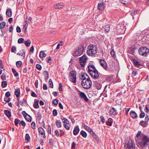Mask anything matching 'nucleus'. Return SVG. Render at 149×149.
<instances>
[{"label": "nucleus", "mask_w": 149, "mask_h": 149, "mask_svg": "<svg viewBox=\"0 0 149 149\" xmlns=\"http://www.w3.org/2000/svg\"><path fill=\"white\" fill-rule=\"evenodd\" d=\"M53 104L56 105H57L58 103V100L57 99H54L52 101Z\"/></svg>", "instance_id": "obj_50"}, {"label": "nucleus", "mask_w": 149, "mask_h": 149, "mask_svg": "<svg viewBox=\"0 0 149 149\" xmlns=\"http://www.w3.org/2000/svg\"><path fill=\"white\" fill-rule=\"evenodd\" d=\"M63 125L67 130H70V123H69V125L63 124Z\"/></svg>", "instance_id": "obj_41"}, {"label": "nucleus", "mask_w": 149, "mask_h": 149, "mask_svg": "<svg viewBox=\"0 0 149 149\" xmlns=\"http://www.w3.org/2000/svg\"><path fill=\"white\" fill-rule=\"evenodd\" d=\"M5 96L7 97H8L10 96V93L9 91H8L5 93Z\"/></svg>", "instance_id": "obj_62"}, {"label": "nucleus", "mask_w": 149, "mask_h": 149, "mask_svg": "<svg viewBox=\"0 0 149 149\" xmlns=\"http://www.w3.org/2000/svg\"><path fill=\"white\" fill-rule=\"evenodd\" d=\"M70 78L71 81L73 83L76 82V72L74 70H71L69 73Z\"/></svg>", "instance_id": "obj_6"}, {"label": "nucleus", "mask_w": 149, "mask_h": 149, "mask_svg": "<svg viewBox=\"0 0 149 149\" xmlns=\"http://www.w3.org/2000/svg\"><path fill=\"white\" fill-rule=\"evenodd\" d=\"M95 86L98 89H101L102 86V85L100 84H97L96 85H95Z\"/></svg>", "instance_id": "obj_58"}, {"label": "nucleus", "mask_w": 149, "mask_h": 149, "mask_svg": "<svg viewBox=\"0 0 149 149\" xmlns=\"http://www.w3.org/2000/svg\"><path fill=\"white\" fill-rule=\"evenodd\" d=\"M12 71L13 73L14 74V76L15 77H17L19 75L18 73L16 71L15 69L13 68H12Z\"/></svg>", "instance_id": "obj_37"}, {"label": "nucleus", "mask_w": 149, "mask_h": 149, "mask_svg": "<svg viewBox=\"0 0 149 149\" xmlns=\"http://www.w3.org/2000/svg\"><path fill=\"white\" fill-rule=\"evenodd\" d=\"M38 101L37 100L35 102L33 105L34 107L35 108H38L39 107L38 104Z\"/></svg>", "instance_id": "obj_36"}, {"label": "nucleus", "mask_w": 149, "mask_h": 149, "mask_svg": "<svg viewBox=\"0 0 149 149\" xmlns=\"http://www.w3.org/2000/svg\"><path fill=\"white\" fill-rule=\"evenodd\" d=\"M6 15L9 17H11L12 15V11L10 9H8L6 12Z\"/></svg>", "instance_id": "obj_27"}, {"label": "nucleus", "mask_w": 149, "mask_h": 149, "mask_svg": "<svg viewBox=\"0 0 149 149\" xmlns=\"http://www.w3.org/2000/svg\"><path fill=\"white\" fill-rule=\"evenodd\" d=\"M31 42L30 40L29 39L27 40H25L24 41V43L25 45L27 47H29L30 46Z\"/></svg>", "instance_id": "obj_31"}, {"label": "nucleus", "mask_w": 149, "mask_h": 149, "mask_svg": "<svg viewBox=\"0 0 149 149\" xmlns=\"http://www.w3.org/2000/svg\"><path fill=\"white\" fill-rule=\"evenodd\" d=\"M130 115L133 118H136L138 117L137 114L134 111H132L130 112Z\"/></svg>", "instance_id": "obj_18"}, {"label": "nucleus", "mask_w": 149, "mask_h": 149, "mask_svg": "<svg viewBox=\"0 0 149 149\" xmlns=\"http://www.w3.org/2000/svg\"><path fill=\"white\" fill-rule=\"evenodd\" d=\"M134 63L135 66L137 68H139L141 65L140 63L136 60H134Z\"/></svg>", "instance_id": "obj_23"}, {"label": "nucleus", "mask_w": 149, "mask_h": 149, "mask_svg": "<svg viewBox=\"0 0 149 149\" xmlns=\"http://www.w3.org/2000/svg\"><path fill=\"white\" fill-rule=\"evenodd\" d=\"M36 68L39 70H41L42 69L41 65L39 64H37L36 66Z\"/></svg>", "instance_id": "obj_52"}, {"label": "nucleus", "mask_w": 149, "mask_h": 149, "mask_svg": "<svg viewBox=\"0 0 149 149\" xmlns=\"http://www.w3.org/2000/svg\"><path fill=\"white\" fill-rule=\"evenodd\" d=\"M138 53L141 56H146L149 54V49L146 47H141L139 49Z\"/></svg>", "instance_id": "obj_3"}, {"label": "nucleus", "mask_w": 149, "mask_h": 149, "mask_svg": "<svg viewBox=\"0 0 149 149\" xmlns=\"http://www.w3.org/2000/svg\"><path fill=\"white\" fill-rule=\"evenodd\" d=\"M6 23L4 22H1L0 24V29L3 28L5 26Z\"/></svg>", "instance_id": "obj_42"}, {"label": "nucleus", "mask_w": 149, "mask_h": 149, "mask_svg": "<svg viewBox=\"0 0 149 149\" xmlns=\"http://www.w3.org/2000/svg\"><path fill=\"white\" fill-rule=\"evenodd\" d=\"M11 51L12 52L15 53L16 52V48L15 46H13L11 47Z\"/></svg>", "instance_id": "obj_45"}, {"label": "nucleus", "mask_w": 149, "mask_h": 149, "mask_svg": "<svg viewBox=\"0 0 149 149\" xmlns=\"http://www.w3.org/2000/svg\"><path fill=\"white\" fill-rule=\"evenodd\" d=\"M57 112L55 109H54L53 111V114L54 116H56L57 115Z\"/></svg>", "instance_id": "obj_55"}, {"label": "nucleus", "mask_w": 149, "mask_h": 149, "mask_svg": "<svg viewBox=\"0 0 149 149\" xmlns=\"http://www.w3.org/2000/svg\"><path fill=\"white\" fill-rule=\"evenodd\" d=\"M81 85L85 89H88L90 88L92 85L91 81L90 78L87 79L86 80L82 81Z\"/></svg>", "instance_id": "obj_5"}, {"label": "nucleus", "mask_w": 149, "mask_h": 149, "mask_svg": "<svg viewBox=\"0 0 149 149\" xmlns=\"http://www.w3.org/2000/svg\"><path fill=\"white\" fill-rule=\"evenodd\" d=\"M79 77H81V79L82 80V81L86 80L87 79L89 78L88 76L86 73H83V74L80 75Z\"/></svg>", "instance_id": "obj_14"}, {"label": "nucleus", "mask_w": 149, "mask_h": 149, "mask_svg": "<svg viewBox=\"0 0 149 149\" xmlns=\"http://www.w3.org/2000/svg\"><path fill=\"white\" fill-rule=\"evenodd\" d=\"M121 2L125 5H127L128 3V1H126V0H121Z\"/></svg>", "instance_id": "obj_57"}, {"label": "nucleus", "mask_w": 149, "mask_h": 149, "mask_svg": "<svg viewBox=\"0 0 149 149\" xmlns=\"http://www.w3.org/2000/svg\"><path fill=\"white\" fill-rule=\"evenodd\" d=\"M41 114L40 113H38L37 115V118L39 120H40L41 118Z\"/></svg>", "instance_id": "obj_60"}, {"label": "nucleus", "mask_w": 149, "mask_h": 149, "mask_svg": "<svg viewBox=\"0 0 149 149\" xmlns=\"http://www.w3.org/2000/svg\"><path fill=\"white\" fill-rule=\"evenodd\" d=\"M4 113L8 118H9L11 116V112L9 110H5L4 111Z\"/></svg>", "instance_id": "obj_24"}, {"label": "nucleus", "mask_w": 149, "mask_h": 149, "mask_svg": "<svg viewBox=\"0 0 149 149\" xmlns=\"http://www.w3.org/2000/svg\"><path fill=\"white\" fill-rule=\"evenodd\" d=\"M105 29V31L106 32H108L110 29V26L109 25H107L104 27V28Z\"/></svg>", "instance_id": "obj_34"}, {"label": "nucleus", "mask_w": 149, "mask_h": 149, "mask_svg": "<svg viewBox=\"0 0 149 149\" xmlns=\"http://www.w3.org/2000/svg\"><path fill=\"white\" fill-rule=\"evenodd\" d=\"M145 116V113L142 111L140 114L139 117L140 118H143Z\"/></svg>", "instance_id": "obj_46"}, {"label": "nucleus", "mask_w": 149, "mask_h": 149, "mask_svg": "<svg viewBox=\"0 0 149 149\" xmlns=\"http://www.w3.org/2000/svg\"><path fill=\"white\" fill-rule=\"evenodd\" d=\"M87 59L88 58L87 56L84 55L79 58V63L82 67H84Z\"/></svg>", "instance_id": "obj_7"}, {"label": "nucleus", "mask_w": 149, "mask_h": 149, "mask_svg": "<svg viewBox=\"0 0 149 149\" xmlns=\"http://www.w3.org/2000/svg\"><path fill=\"white\" fill-rule=\"evenodd\" d=\"M91 76L94 79H97L98 78L99 75L97 70H95L94 72H92L90 73Z\"/></svg>", "instance_id": "obj_11"}, {"label": "nucleus", "mask_w": 149, "mask_h": 149, "mask_svg": "<svg viewBox=\"0 0 149 149\" xmlns=\"http://www.w3.org/2000/svg\"><path fill=\"white\" fill-rule=\"evenodd\" d=\"M22 63L21 61H18L16 62V66L18 68L19 67L21 66L22 65Z\"/></svg>", "instance_id": "obj_47"}, {"label": "nucleus", "mask_w": 149, "mask_h": 149, "mask_svg": "<svg viewBox=\"0 0 149 149\" xmlns=\"http://www.w3.org/2000/svg\"><path fill=\"white\" fill-rule=\"evenodd\" d=\"M79 96L81 98L83 99L86 102L88 101V99L84 93L80 91L79 93Z\"/></svg>", "instance_id": "obj_9"}, {"label": "nucleus", "mask_w": 149, "mask_h": 149, "mask_svg": "<svg viewBox=\"0 0 149 149\" xmlns=\"http://www.w3.org/2000/svg\"><path fill=\"white\" fill-rule=\"evenodd\" d=\"M1 32L2 33V35H1L2 36H3L4 34L6 33V30L5 29H2L1 30Z\"/></svg>", "instance_id": "obj_64"}, {"label": "nucleus", "mask_w": 149, "mask_h": 149, "mask_svg": "<svg viewBox=\"0 0 149 149\" xmlns=\"http://www.w3.org/2000/svg\"><path fill=\"white\" fill-rule=\"evenodd\" d=\"M17 54L19 56H23L24 57L25 56V52L23 50L20 51L19 53H18Z\"/></svg>", "instance_id": "obj_29"}, {"label": "nucleus", "mask_w": 149, "mask_h": 149, "mask_svg": "<svg viewBox=\"0 0 149 149\" xmlns=\"http://www.w3.org/2000/svg\"><path fill=\"white\" fill-rule=\"evenodd\" d=\"M25 119L29 122L31 121V117L28 114L25 117Z\"/></svg>", "instance_id": "obj_40"}, {"label": "nucleus", "mask_w": 149, "mask_h": 149, "mask_svg": "<svg viewBox=\"0 0 149 149\" xmlns=\"http://www.w3.org/2000/svg\"><path fill=\"white\" fill-rule=\"evenodd\" d=\"M113 119L111 118H109L108 120V122H106L107 125L109 126H111L112 125Z\"/></svg>", "instance_id": "obj_25"}, {"label": "nucleus", "mask_w": 149, "mask_h": 149, "mask_svg": "<svg viewBox=\"0 0 149 149\" xmlns=\"http://www.w3.org/2000/svg\"><path fill=\"white\" fill-rule=\"evenodd\" d=\"M7 82L6 81H3L1 83L2 87L4 88L7 86Z\"/></svg>", "instance_id": "obj_38"}, {"label": "nucleus", "mask_w": 149, "mask_h": 149, "mask_svg": "<svg viewBox=\"0 0 149 149\" xmlns=\"http://www.w3.org/2000/svg\"><path fill=\"white\" fill-rule=\"evenodd\" d=\"M84 127L85 129H86L87 131H88L91 134L93 132L92 129H91L89 127L86 125L85 124H84Z\"/></svg>", "instance_id": "obj_26"}, {"label": "nucleus", "mask_w": 149, "mask_h": 149, "mask_svg": "<svg viewBox=\"0 0 149 149\" xmlns=\"http://www.w3.org/2000/svg\"><path fill=\"white\" fill-rule=\"evenodd\" d=\"M100 119L101 121L103 123H105V120L104 116H100Z\"/></svg>", "instance_id": "obj_51"}, {"label": "nucleus", "mask_w": 149, "mask_h": 149, "mask_svg": "<svg viewBox=\"0 0 149 149\" xmlns=\"http://www.w3.org/2000/svg\"><path fill=\"white\" fill-rule=\"evenodd\" d=\"M49 86L50 88H53V83L51 79H49Z\"/></svg>", "instance_id": "obj_39"}, {"label": "nucleus", "mask_w": 149, "mask_h": 149, "mask_svg": "<svg viewBox=\"0 0 149 149\" xmlns=\"http://www.w3.org/2000/svg\"><path fill=\"white\" fill-rule=\"evenodd\" d=\"M100 65L105 70H107L108 69V67L106 61L104 60H100Z\"/></svg>", "instance_id": "obj_10"}, {"label": "nucleus", "mask_w": 149, "mask_h": 149, "mask_svg": "<svg viewBox=\"0 0 149 149\" xmlns=\"http://www.w3.org/2000/svg\"><path fill=\"white\" fill-rule=\"evenodd\" d=\"M97 52V48L96 45L93 44L90 45L88 48L87 54L89 56L95 54Z\"/></svg>", "instance_id": "obj_2"}, {"label": "nucleus", "mask_w": 149, "mask_h": 149, "mask_svg": "<svg viewBox=\"0 0 149 149\" xmlns=\"http://www.w3.org/2000/svg\"><path fill=\"white\" fill-rule=\"evenodd\" d=\"M56 124L58 127H61V123L60 120H57L56 122Z\"/></svg>", "instance_id": "obj_30"}, {"label": "nucleus", "mask_w": 149, "mask_h": 149, "mask_svg": "<svg viewBox=\"0 0 149 149\" xmlns=\"http://www.w3.org/2000/svg\"><path fill=\"white\" fill-rule=\"evenodd\" d=\"M43 74L45 76V80L46 81L48 78L49 76V72L45 70L44 71Z\"/></svg>", "instance_id": "obj_21"}, {"label": "nucleus", "mask_w": 149, "mask_h": 149, "mask_svg": "<svg viewBox=\"0 0 149 149\" xmlns=\"http://www.w3.org/2000/svg\"><path fill=\"white\" fill-rule=\"evenodd\" d=\"M109 113L111 115L115 116L118 114L116 109L113 107L111 108V109L109 111Z\"/></svg>", "instance_id": "obj_13"}, {"label": "nucleus", "mask_w": 149, "mask_h": 149, "mask_svg": "<svg viewBox=\"0 0 149 149\" xmlns=\"http://www.w3.org/2000/svg\"><path fill=\"white\" fill-rule=\"evenodd\" d=\"M110 54L111 56L113 57H114L115 56V52L113 50H112L110 52Z\"/></svg>", "instance_id": "obj_59"}, {"label": "nucleus", "mask_w": 149, "mask_h": 149, "mask_svg": "<svg viewBox=\"0 0 149 149\" xmlns=\"http://www.w3.org/2000/svg\"><path fill=\"white\" fill-rule=\"evenodd\" d=\"M80 134L84 138L86 137L87 136V134L86 132L83 130H82L81 131Z\"/></svg>", "instance_id": "obj_33"}, {"label": "nucleus", "mask_w": 149, "mask_h": 149, "mask_svg": "<svg viewBox=\"0 0 149 149\" xmlns=\"http://www.w3.org/2000/svg\"><path fill=\"white\" fill-rule=\"evenodd\" d=\"M25 22L26 23L24 26L23 29H24V32H25H25H26V29H27L28 26V24L27 23V21H26Z\"/></svg>", "instance_id": "obj_44"}, {"label": "nucleus", "mask_w": 149, "mask_h": 149, "mask_svg": "<svg viewBox=\"0 0 149 149\" xmlns=\"http://www.w3.org/2000/svg\"><path fill=\"white\" fill-rule=\"evenodd\" d=\"M98 9L100 10H102L104 8L103 2H101L98 3Z\"/></svg>", "instance_id": "obj_17"}, {"label": "nucleus", "mask_w": 149, "mask_h": 149, "mask_svg": "<svg viewBox=\"0 0 149 149\" xmlns=\"http://www.w3.org/2000/svg\"><path fill=\"white\" fill-rule=\"evenodd\" d=\"M88 69L89 73H91V71L94 72L95 70H97L93 65H88Z\"/></svg>", "instance_id": "obj_12"}, {"label": "nucleus", "mask_w": 149, "mask_h": 149, "mask_svg": "<svg viewBox=\"0 0 149 149\" xmlns=\"http://www.w3.org/2000/svg\"><path fill=\"white\" fill-rule=\"evenodd\" d=\"M84 50V46L80 45L76 48L73 55L74 56H79L83 54Z\"/></svg>", "instance_id": "obj_4"}, {"label": "nucleus", "mask_w": 149, "mask_h": 149, "mask_svg": "<svg viewBox=\"0 0 149 149\" xmlns=\"http://www.w3.org/2000/svg\"><path fill=\"white\" fill-rule=\"evenodd\" d=\"M125 149H135V144L134 141H128L125 143Z\"/></svg>", "instance_id": "obj_8"}, {"label": "nucleus", "mask_w": 149, "mask_h": 149, "mask_svg": "<svg viewBox=\"0 0 149 149\" xmlns=\"http://www.w3.org/2000/svg\"><path fill=\"white\" fill-rule=\"evenodd\" d=\"M16 29L17 32L18 33H20L21 31V29L19 26L16 27Z\"/></svg>", "instance_id": "obj_61"}, {"label": "nucleus", "mask_w": 149, "mask_h": 149, "mask_svg": "<svg viewBox=\"0 0 149 149\" xmlns=\"http://www.w3.org/2000/svg\"><path fill=\"white\" fill-rule=\"evenodd\" d=\"M61 119L62 120L63 124L69 125V122L68 120L66 118L64 117H62L61 118Z\"/></svg>", "instance_id": "obj_19"}, {"label": "nucleus", "mask_w": 149, "mask_h": 149, "mask_svg": "<svg viewBox=\"0 0 149 149\" xmlns=\"http://www.w3.org/2000/svg\"><path fill=\"white\" fill-rule=\"evenodd\" d=\"M46 56V54L43 51H41L40 53L39 56L40 58L45 57Z\"/></svg>", "instance_id": "obj_32"}, {"label": "nucleus", "mask_w": 149, "mask_h": 149, "mask_svg": "<svg viewBox=\"0 0 149 149\" xmlns=\"http://www.w3.org/2000/svg\"><path fill=\"white\" fill-rule=\"evenodd\" d=\"M4 100L7 102H9L10 100V98L8 97H5L4 98Z\"/></svg>", "instance_id": "obj_63"}, {"label": "nucleus", "mask_w": 149, "mask_h": 149, "mask_svg": "<svg viewBox=\"0 0 149 149\" xmlns=\"http://www.w3.org/2000/svg\"><path fill=\"white\" fill-rule=\"evenodd\" d=\"M15 93L17 97H18L20 95V91L19 89H15Z\"/></svg>", "instance_id": "obj_28"}, {"label": "nucleus", "mask_w": 149, "mask_h": 149, "mask_svg": "<svg viewBox=\"0 0 149 149\" xmlns=\"http://www.w3.org/2000/svg\"><path fill=\"white\" fill-rule=\"evenodd\" d=\"M149 142V138L146 135L143 134L141 137V139L138 141V144L140 148L145 147L148 145Z\"/></svg>", "instance_id": "obj_1"}, {"label": "nucleus", "mask_w": 149, "mask_h": 149, "mask_svg": "<svg viewBox=\"0 0 149 149\" xmlns=\"http://www.w3.org/2000/svg\"><path fill=\"white\" fill-rule=\"evenodd\" d=\"M63 6V4L62 3H58L54 5V8L56 9H60Z\"/></svg>", "instance_id": "obj_20"}, {"label": "nucleus", "mask_w": 149, "mask_h": 149, "mask_svg": "<svg viewBox=\"0 0 149 149\" xmlns=\"http://www.w3.org/2000/svg\"><path fill=\"white\" fill-rule=\"evenodd\" d=\"M79 131V127L78 125L76 126L73 130V133L74 135H77Z\"/></svg>", "instance_id": "obj_16"}, {"label": "nucleus", "mask_w": 149, "mask_h": 149, "mask_svg": "<svg viewBox=\"0 0 149 149\" xmlns=\"http://www.w3.org/2000/svg\"><path fill=\"white\" fill-rule=\"evenodd\" d=\"M38 131L39 133H40L41 135L43 136V137L45 138V132L43 128L40 127L38 128Z\"/></svg>", "instance_id": "obj_15"}, {"label": "nucleus", "mask_w": 149, "mask_h": 149, "mask_svg": "<svg viewBox=\"0 0 149 149\" xmlns=\"http://www.w3.org/2000/svg\"><path fill=\"white\" fill-rule=\"evenodd\" d=\"M139 125L143 127H146L148 125V123H146L143 120H141L140 123Z\"/></svg>", "instance_id": "obj_22"}, {"label": "nucleus", "mask_w": 149, "mask_h": 149, "mask_svg": "<svg viewBox=\"0 0 149 149\" xmlns=\"http://www.w3.org/2000/svg\"><path fill=\"white\" fill-rule=\"evenodd\" d=\"M19 123L24 127H25L26 125V123L23 120L20 121Z\"/></svg>", "instance_id": "obj_54"}, {"label": "nucleus", "mask_w": 149, "mask_h": 149, "mask_svg": "<svg viewBox=\"0 0 149 149\" xmlns=\"http://www.w3.org/2000/svg\"><path fill=\"white\" fill-rule=\"evenodd\" d=\"M20 122V120L18 119H15V125L16 126H17L18 123H19Z\"/></svg>", "instance_id": "obj_49"}, {"label": "nucleus", "mask_w": 149, "mask_h": 149, "mask_svg": "<svg viewBox=\"0 0 149 149\" xmlns=\"http://www.w3.org/2000/svg\"><path fill=\"white\" fill-rule=\"evenodd\" d=\"M25 140L28 141H29L30 140V138L29 134H26L25 135Z\"/></svg>", "instance_id": "obj_43"}, {"label": "nucleus", "mask_w": 149, "mask_h": 149, "mask_svg": "<svg viewBox=\"0 0 149 149\" xmlns=\"http://www.w3.org/2000/svg\"><path fill=\"white\" fill-rule=\"evenodd\" d=\"M91 134L93 136L94 139H95L96 141H99V139L98 138L97 136L94 132H93Z\"/></svg>", "instance_id": "obj_35"}, {"label": "nucleus", "mask_w": 149, "mask_h": 149, "mask_svg": "<svg viewBox=\"0 0 149 149\" xmlns=\"http://www.w3.org/2000/svg\"><path fill=\"white\" fill-rule=\"evenodd\" d=\"M24 41V39L23 38H20L18 39V43H22Z\"/></svg>", "instance_id": "obj_53"}, {"label": "nucleus", "mask_w": 149, "mask_h": 149, "mask_svg": "<svg viewBox=\"0 0 149 149\" xmlns=\"http://www.w3.org/2000/svg\"><path fill=\"white\" fill-rule=\"evenodd\" d=\"M149 120V117L148 115H146L145 119V122L146 123H148V121Z\"/></svg>", "instance_id": "obj_56"}, {"label": "nucleus", "mask_w": 149, "mask_h": 149, "mask_svg": "<svg viewBox=\"0 0 149 149\" xmlns=\"http://www.w3.org/2000/svg\"><path fill=\"white\" fill-rule=\"evenodd\" d=\"M31 128L33 130H35L36 129V124L34 122H33L31 124Z\"/></svg>", "instance_id": "obj_48"}]
</instances>
